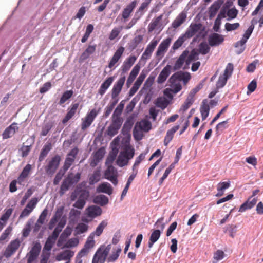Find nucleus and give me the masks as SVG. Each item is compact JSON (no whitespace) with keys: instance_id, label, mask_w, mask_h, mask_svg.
<instances>
[{"instance_id":"f257e3e1","label":"nucleus","mask_w":263,"mask_h":263,"mask_svg":"<svg viewBox=\"0 0 263 263\" xmlns=\"http://www.w3.org/2000/svg\"><path fill=\"white\" fill-rule=\"evenodd\" d=\"M163 217H161L159 218L154 224V227H156L157 228H159L160 230H154L152 232L148 242V247L149 248H151L153 245L159 239L162 232L165 228V223H163Z\"/></svg>"},{"instance_id":"f03ea898","label":"nucleus","mask_w":263,"mask_h":263,"mask_svg":"<svg viewBox=\"0 0 263 263\" xmlns=\"http://www.w3.org/2000/svg\"><path fill=\"white\" fill-rule=\"evenodd\" d=\"M191 78V76L189 72L179 71L173 74L168 79V82L170 83H174L177 81H183V84L186 85Z\"/></svg>"},{"instance_id":"7ed1b4c3","label":"nucleus","mask_w":263,"mask_h":263,"mask_svg":"<svg viewBox=\"0 0 263 263\" xmlns=\"http://www.w3.org/2000/svg\"><path fill=\"white\" fill-rule=\"evenodd\" d=\"M61 158L59 155L53 157L49 161L48 164L45 167V170L48 176L53 175L58 168Z\"/></svg>"},{"instance_id":"20e7f679","label":"nucleus","mask_w":263,"mask_h":263,"mask_svg":"<svg viewBox=\"0 0 263 263\" xmlns=\"http://www.w3.org/2000/svg\"><path fill=\"white\" fill-rule=\"evenodd\" d=\"M20 243L21 241L18 239L12 240L6 248L4 256L7 258L10 257L18 249Z\"/></svg>"},{"instance_id":"39448f33","label":"nucleus","mask_w":263,"mask_h":263,"mask_svg":"<svg viewBox=\"0 0 263 263\" xmlns=\"http://www.w3.org/2000/svg\"><path fill=\"white\" fill-rule=\"evenodd\" d=\"M135 118L134 114L130 115L127 118L121 130V133L124 136L130 137V132L135 123Z\"/></svg>"},{"instance_id":"423d86ee","label":"nucleus","mask_w":263,"mask_h":263,"mask_svg":"<svg viewBox=\"0 0 263 263\" xmlns=\"http://www.w3.org/2000/svg\"><path fill=\"white\" fill-rule=\"evenodd\" d=\"M41 250V245L39 242H36L33 244V246L28 253V257L27 259L28 263H31L37 258Z\"/></svg>"},{"instance_id":"0eeeda50","label":"nucleus","mask_w":263,"mask_h":263,"mask_svg":"<svg viewBox=\"0 0 263 263\" xmlns=\"http://www.w3.org/2000/svg\"><path fill=\"white\" fill-rule=\"evenodd\" d=\"M125 76H123L120 78L117 82L114 84L111 90V98L112 99H116L120 94L125 83Z\"/></svg>"},{"instance_id":"6e6552de","label":"nucleus","mask_w":263,"mask_h":263,"mask_svg":"<svg viewBox=\"0 0 263 263\" xmlns=\"http://www.w3.org/2000/svg\"><path fill=\"white\" fill-rule=\"evenodd\" d=\"M146 75L147 73L146 72H144V70H142L140 74L139 75V77L134 84V85L130 88L129 91V97H132L137 91L139 87L140 86L144 79L145 78Z\"/></svg>"},{"instance_id":"1a4fd4ad","label":"nucleus","mask_w":263,"mask_h":263,"mask_svg":"<svg viewBox=\"0 0 263 263\" xmlns=\"http://www.w3.org/2000/svg\"><path fill=\"white\" fill-rule=\"evenodd\" d=\"M224 41L223 36L217 33L211 34L208 37L209 44L210 46H217L221 44Z\"/></svg>"},{"instance_id":"9d476101","label":"nucleus","mask_w":263,"mask_h":263,"mask_svg":"<svg viewBox=\"0 0 263 263\" xmlns=\"http://www.w3.org/2000/svg\"><path fill=\"white\" fill-rule=\"evenodd\" d=\"M17 124L13 122L8 127H7L2 134L3 139H7L12 137L18 130V127L17 126Z\"/></svg>"},{"instance_id":"9b49d317","label":"nucleus","mask_w":263,"mask_h":263,"mask_svg":"<svg viewBox=\"0 0 263 263\" xmlns=\"http://www.w3.org/2000/svg\"><path fill=\"white\" fill-rule=\"evenodd\" d=\"M87 215L88 217L95 218L100 216L102 213V209L97 205H91L86 209Z\"/></svg>"},{"instance_id":"f8f14e48","label":"nucleus","mask_w":263,"mask_h":263,"mask_svg":"<svg viewBox=\"0 0 263 263\" xmlns=\"http://www.w3.org/2000/svg\"><path fill=\"white\" fill-rule=\"evenodd\" d=\"M172 67L167 64L160 72L157 78V82L158 84L163 83L171 73Z\"/></svg>"},{"instance_id":"ddd939ff","label":"nucleus","mask_w":263,"mask_h":263,"mask_svg":"<svg viewBox=\"0 0 263 263\" xmlns=\"http://www.w3.org/2000/svg\"><path fill=\"white\" fill-rule=\"evenodd\" d=\"M157 41H152L147 46L145 50L143 53L140 61L145 60L151 57L153 52L157 45Z\"/></svg>"},{"instance_id":"4468645a","label":"nucleus","mask_w":263,"mask_h":263,"mask_svg":"<svg viewBox=\"0 0 263 263\" xmlns=\"http://www.w3.org/2000/svg\"><path fill=\"white\" fill-rule=\"evenodd\" d=\"M201 23H192L183 34L187 39L191 38L201 29Z\"/></svg>"},{"instance_id":"2eb2a0df","label":"nucleus","mask_w":263,"mask_h":263,"mask_svg":"<svg viewBox=\"0 0 263 263\" xmlns=\"http://www.w3.org/2000/svg\"><path fill=\"white\" fill-rule=\"evenodd\" d=\"M124 48L122 46H121L118 48V49L116 51L112 57L111 58L108 65V67L109 68H111L114 66V65L118 62L119 60L121 57L124 51Z\"/></svg>"},{"instance_id":"dca6fc26","label":"nucleus","mask_w":263,"mask_h":263,"mask_svg":"<svg viewBox=\"0 0 263 263\" xmlns=\"http://www.w3.org/2000/svg\"><path fill=\"white\" fill-rule=\"evenodd\" d=\"M224 2L223 0H217L209 8V16L210 19L214 17Z\"/></svg>"},{"instance_id":"f3484780","label":"nucleus","mask_w":263,"mask_h":263,"mask_svg":"<svg viewBox=\"0 0 263 263\" xmlns=\"http://www.w3.org/2000/svg\"><path fill=\"white\" fill-rule=\"evenodd\" d=\"M189 52L187 50L183 51L178 59L176 60L174 66L172 68L174 71L179 70L181 68L185 62V59L189 54Z\"/></svg>"},{"instance_id":"a211bd4d","label":"nucleus","mask_w":263,"mask_h":263,"mask_svg":"<svg viewBox=\"0 0 263 263\" xmlns=\"http://www.w3.org/2000/svg\"><path fill=\"white\" fill-rule=\"evenodd\" d=\"M79 104L78 103H73L71 105L68 109V112L65 117L62 120V123H66L74 115L76 111L79 107Z\"/></svg>"},{"instance_id":"6ab92c4d","label":"nucleus","mask_w":263,"mask_h":263,"mask_svg":"<svg viewBox=\"0 0 263 263\" xmlns=\"http://www.w3.org/2000/svg\"><path fill=\"white\" fill-rule=\"evenodd\" d=\"M257 201V198H253L251 199V197H249L246 201L241 205L239 212H243L247 210L252 209L256 204Z\"/></svg>"},{"instance_id":"aec40b11","label":"nucleus","mask_w":263,"mask_h":263,"mask_svg":"<svg viewBox=\"0 0 263 263\" xmlns=\"http://www.w3.org/2000/svg\"><path fill=\"white\" fill-rule=\"evenodd\" d=\"M171 42V38H167L163 40L159 45L156 51V56L159 57L163 54L164 52L168 48Z\"/></svg>"},{"instance_id":"412c9836","label":"nucleus","mask_w":263,"mask_h":263,"mask_svg":"<svg viewBox=\"0 0 263 263\" xmlns=\"http://www.w3.org/2000/svg\"><path fill=\"white\" fill-rule=\"evenodd\" d=\"M74 255V252L70 250H66L63 252L58 254L55 257L57 261L61 260H68L70 261V259Z\"/></svg>"},{"instance_id":"4be33fe9","label":"nucleus","mask_w":263,"mask_h":263,"mask_svg":"<svg viewBox=\"0 0 263 263\" xmlns=\"http://www.w3.org/2000/svg\"><path fill=\"white\" fill-rule=\"evenodd\" d=\"M140 69V65L139 63L137 64L133 68L130 72L129 76L126 82L127 87H129L135 79Z\"/></svg>"},{"instance_id":"5701e85b","label":"nucleus","mask_w":263,"mask_h":263,"mask_svg":"<svg viewBox=\"0 0 263 263\" xmlns=\"http://www.w3.org/2000/svg\"><path fill=\"white\" fill-rule=\"evenodd\" d=\"M137 58L134 55H131L128 57L123 63L121 66L123 72H126L131 68L132 65L136 61Z\"/></svg>"},{"instance_id":"b1692460","label":"nucleus","mask_w":263,"mask_h":263,"mask_svg":"<svg viewBox=\"0 0 263 263\" xmlns=\"http://www.w3.org/2000/svg\"><path fill=\"white\" fill-rule=\"evenodd\" d=\"M113 77H108L101 85L98 90V93L101 96L103 95L106 91L107 89L109 87L114 81Z\"/></svg>"},{"instance_id":"393cba45","label":"nucleus","mask_w":263,"mask_h":263,"mask_svg":"<svg viewBox=\"0 0 263 263\" xmlns=\"http://www.w3.org/2000/svg\"><path fill=\"white\" fill-rule=\"evenodd\" d=\"M97 191L99 193H104L110 195L112 193V188L108 182H103L97 187Z\"/></svg>"},{"instance_id":"a878e982","label":"nucleus","mask_w":263,"mask_h":263,"mask_svg":"<svg viewBox=\"0 0 263 263\" xmlns=\"http://www.w3.org/2000/svg\"><path fill=\"white\" fill-rule=\"evenodd\" d=\"M135 125L137 126V127L145 132H147L152 128V123L148 120L146 119L142 120L141 121L137 122Z\"/></svg>"},{"instance_id":"bb28decb","label":"nucleus","mask_w":263,"mask_h":263,"mask_svg":"<svg viewBox=\"0 0 263 263\" xmlns=\"http://www.w3.org/2000/svg\"><path fill=\"white\" fill-rule=\"evenodd\" d=\"M202 120H205L209 116L210 111V106L208 103V100L204 99L202 102V104L200 108Z\"/></svg>"},{"instance_id":"cd10ccee","label":"nucleus","mask_w":263,"mask_h":263,"mask_svg":"<svg viewBox=\"0 0 263 263\" xmlns=\"http://www.w3.org/2000/svg\"><path fill=\"white\" fill-rule=\"evenodd\" d=\"M179 125H175L173 126L171 129L167 131L166 136L164 140V144L165 145H167L168 143L172 140L175 133L178 130Z\"/></svg>"},{"instance_id":"c85d7f7f","label":"nucleus","mask_w":263,"mask_h":263,"mask_svg":"<svg viewBox=\"0 0 263 263\" xmlns=\"http://www.w3.org/2000/svg\"><path fill=\"white\" fill-rule=\"evenodd\" d=\"M52 149V145L50 142L46 143L42 148L39 157V161L42 162L47 156L49 152Z\"/></svg>"},{"instance_id":"c756f323","label":"nucleus","mask_w":263,"mask_h":263,"mask_svg":"<svg viewBox=\"0 0 263 263\" xmlns=\"http://www.w3.org/2000/svg\"><path fill=\"white\" fill-rule=\"evenodd\" d=\"M108 198L104 195H99L96 196L93 199V202L95 204L104 206L108 204Z\"/></svg>"},{"instance_id":"7c9ffc66","label":"nucleus","mask_w":263,"mask_h":263,"mask_svg":"<svg viewBox=\"0 0 263 263\" xmlns=\"http://www.w3.org/2000/svg\"><path fill=\"white\" fill-rule=\"evenodd\" d=\"M101 170L98 167L94 171L93 174L89 178V183L90 185H93L100 180Z\"/></svg>"},{"instance_id":"2f4dec72","label":"nucleus","mask_w":263,"mask_h":263,"mask_svg":"<svg viewBox=\"0 0 263 263\" xmlns=\"http://www.w3.org/2000/svg\"><path fill=\"white\" fill-rule=\"evenodd\" d=\"M186 18V15L184 12H181L173 22L172 26L176 29L179 27L185 21Z\"/></svg>"},{"instance_id":"473e14b6","label":"nucleus","mask_w":263,"mask_h":263,"mask_svg":"<svg viewBox=\"0 0 263 263\" xmlns=\"http://www.w3.org/2000/svg\"><path fill=\"white\" fill-rule=\"evenodd\" d=\"M81 176V174L79 172L77 173L74 175H73L72 173H70L65 178L68 181V182L72 185L77 184L79 181Z\"/></svg>"},{"instance_id":"72a5a7b5","label":"nucleus","mask_w":263,"mask_h":263,"mask_svg":"<svg viewBox=\"0 0 263 263\" xmlns=\"http://www.w3.org/2000/svg\"><path fill=\"white\" fill-rule=\"evenodd\" d=\"M254 28V24H251L249 28L247 29V30L246 31L245 33L243 35V37L241 39V40L239 41H238V44H240L242 45L243 44H245L247 42L248 39L250 37V35H251L253 30Z\"/></svg>"},{"instance_id":"f704fd0d","label":"nucleus","mask_w":263,"mask_h":263,"mask_svg":"<svg viewBox=\"0 0 263 263\" xmlns=\"http://www.w3.org/2000/svg\"><path fill=\"white\" fill-rule=\"evenodd\" d=\"M31 170V165L29 164H27L23 169V171L20 174L17 180L18 182L23 181L26 178H27Z\"/></svg>"},{"instance_id":"c9c22d12","label":"nucleus","mask_w":263,"mask_h":263,"mask_svg":"<svg viewBox=\"0 0 263 263\" xmlns=\"http://www.w3.org/2000/svg\"><path fill=\"white\" fill-rule=\"evenodd\" d=\"M170 102L164 97H159L155 101V104L158 107L164 109L168 105Z\"/></svg>"},{"instance_id":"e433bc0d","label":"nucleus","mask_w":263,"mask_h":263,"mask_svg":"<svg viewBox=\"0 0 263 263\" xmlns=\"http://www.w3.org/2000/svg\"><path fill=\"white\" fill-rule=\"evenodd\" d=\"M143 36L142 35H136L130 43L128 44L129 48L132 50H134L138 46L139 43H140L143 40Z\"/></svg>"},{"instance_id":"4c0bfd02","label":"nucleus","mask_w":263,"mask_h":263,"mask_svg":"<svg viewBox=\"0 0 263 263\" xmlns=\"http://www.w3.org/2000/svg\"><path fill=\"white\" fill-rule=\"evenodd\" d=\"M107 224L108 222L106 220H102L97 227L96 231L92 232L91 235L93 236L95 235L97 236H100L102 234L104 229L107 226Z\"/></svg>"},{"instance_id":"58836bf2","label":"nucleus","mask_w":263,"mask_h":263,"mask_svg":"<svg viewBox=\"0 0 263 263\" xmlns=\"http://www.w3.org/2000/svg\"><path fill=\"white\" fill-rule=\"evenodd\" d=\"M128 161L124 152H121L118 157L116 164L120 167H123L128 164Z\"/></svg>"},{"instance_id":"ea45409f","label":"nucleus","mask_w":263,"mask_h":263,"mask_svg":"<svg viewBox=\"0 0 263 263\" xmlns=\"http://www.w3.org/2000/svg\"><path fill=\"white\" fill-rule=\"evenodd\" d=\"M136 5V2H132L130 4L124 9L122 12V17L123 18H127L133 11Z\"/></svg>"},{"instance_id":"a19ab883","label":"nucleus","mask_w":263,"mask_h":263,"mask_svg":"<svg viewBox=\"0 0 263 263\" xmlns=\"http://www.w3.org/2000/svg\"><path fill=\"white\" fill-rule=\"evenodd\" d=\"M118 99H116L112 102L109 103V104L106 107V108H105V112L103 115V117L104 118H106L109 116V115L112 111L114 108L115 107V105L118 103Z\"/></svg>"},{"instance_id":"79ce46f5","label":"nucleus","mask_w":263,"mask_h":263,"mask_svg":"<svg viewBox=\"0 0 263 263\" xmlns=\"http://www.w3.org/2000/svg\"><path fill=\"white\" fill-rule=\"evenodd\" d=\"M163 15L161 14L156 18L152 20L148 26V31L149 32H152L158 26L160 21L162 20Z\"/></svg>"},{"instance_id":"37998d69","label":"nucleus","mask_w":263,"mask_h":263,"mask_svg":"<svg viewBox=\"0 0 263 263\" xmlns=\"http://www.w3.org/2000/svg\"><path fill=\"white\" fill-rule=\"evenodd\" d=\"M104 245L101 246L97 251L92 258V263H99V260L104 258V255L102 254V248Z\"/></svg>"},{"instance_id":"c03bdc74","label":"nucleus","mask_w":263,"mask_h":263,"mask_svg":"<svg viewBox=\"0 0 263 263\" xmlns=\"http://www.w3.org/2000/svg\"><path fill=\"white\" fill-rule=\"evenodd\" d=\"M194 101L193 95H189L185 99L184 104L182 105L181 109L183 111H185L189 109Z\"/></svg>"},{"instance_id":"a18cd8bd","label":"nucleus","mask_w":263,"mask_h":263,"mask_svg":"<svg viewBox=\"0 0 263 263\" xmlns=\"http://www.w3.org/2000/svg\"><path fill=\"white\" fill-rule=\"evenodd\" d=\"M71 186L70 184L68 182L66 178L63 181L59 192L60 196H62L65 192L68 191Z\"/></svg>"},{"instance_id":"49530a36","label":"nucleus","mask_w":263,"mask_h":263,"mask_svg":"<svg viewBox=\"0 0 263 263\" xmlns=\"http://www.w3.org/2000/svg\"><path fill=\"white\" fill-rule=\"evenodd\" d=\"M123 152L128 160L132 159L135 154L134 149L129 144L125 146Z\"/></svg>"},{"instance_id":"de8ad7c7","label":"nucleus","mask_w":263,"mask_h":263,"mask_svg":"<svg viewBox=\"0 0 263 263\" xmlns=\"http://www.w3.org/2000/svg\"><path fill=\"white\" fill-rule=\"evenodd\" d=\"M187 39L184 34H182L174 42L172 46L173 50H176L181 47L185 40Z\"/></svg>"},{"instance_id":"09e8293b","label":"nucleus","mask_w":263,"mask_h":263,"mask_svg":"<svg viewBox=\"0 0 263 263\" xmlns=\"http://www.w3.org/2000/svg\"><path fill=\"white\" fill-rule=\"evenodd\" d=\"M73 92L72 90H66L65 91L61 98H60L59 104L60 105H62L64 104L66 101H67L69 99H70L73 95Z\"/></svg>"},{"instance_id":"8fccbe9b","label":"nucleus","mask_w":263,"mask_h":263,"mask_svg":"<svg viewBox=\"0 0 263 263\" xmlns=\"http://www.w3.org/2000/svg\"><path fill=\"white\" fill-rule=\"evenodd\" d=\"M124 106V101L122 100L117 106L112 115V117L121 118L120 116L122 112Z\"/></svg>"},{"instance_id":"3c124183","label":"nucleus","mask_w":263,"mask_h":263,"mask_svg":"<svg viewBox=\"0 0 263 263\" xmlns=\"http://www.w3.org/2000/svg\"><path fill=\"white\" fill-rule=\"evenodd\" d=\"M228 79V76L220 75L216 83V88L218 89L223 87L226 85Z\"/></svg>"},{"instance_id":"603ef678","label":"nucleus","mask_w":263,"mask_h":263,"mask_svg":"<svg viewBox=\"0 0 263 263\" xmlns=\"http://www.w3.org/2000/svg\"><path fill=\"white\" fill-rule=\"evenodd\" d=\"M210 48L206 42H202L199 45V52L203 55L209 52Z\"/></svg>"},{"instance_id":"864d4df0","label":"nucleus","mask_w":263,"mask_h":263,"mask_svg":"<svg viewBox=\"0 0 263 263\" xmlns=\"http://www.w3.org/2000/svg\"><path fill=\"white\" fill-rule=\"evenodd\" d=\"M123 120L121 118H118L116 117L114 118L112 117V122L110 125L115 128H117L118 129H120Z\"/></svg>"},{"instance_id":"5fc2aeb1","label":"nucleus","mask_w":263,"mask_h":263,"mask_svg":"<svg viewBox=\"0 0 263 263\" xmlns=\"http://www.w3.org/2000/svg\"><path fill=\"white\" fill-rule=\"evenodd\" d=\"M88 226L84 223H79L76 227V231L77 234H83L88 230Z\"/></svg>"},{"instance_id":"6e6d98bb","label":"nucleus","mask_w":263,"mask_h":263,"mask_svg":"<svg viewBox=\"0 0 263 263\" xmlns=\"http://www.w3.org/2000/svg\"><path fill=\"white\" fill-rule=\"evenodd\" d=\"M228 120L229 119L221 122L216 125V131L217 133H218L219 132H222L228 127Z\"/></svg>"},{"instance_id":"4d7b16f0","label":"nucleus","mask_w":263,"mask_h":263,"mask_svg":"<svg viewBox=\"0 0 263 263\" xmlns=\"http://www.w3.org/2000/svg\"><path fill=\"white\" fill-rule=\"evenodd\" d=\"M105 154L104 149L103 148H100L98 149L93 156L96 161H100L104 157Z\"/></svg>"},{"instance_id":"13d9d810","label":"nucleus","mask_w":263,"mask_h":263,"mask_svg":"<svg viewBox=\"0 0 263 263\" xmlns=\"http://www.w3.org/2000/svg\"><path fill=\"white\" fill-rule=\"evenodd\" d=\"M206 78L202 80L194 88H193L189 95H193L194 98V95L197 93L201 89H202L204 85V83L206 81Z\"/></svg>"},{"instance_id":"bf43d9fd","label":"nucleus","mask_w":263,"mask_h":263,"mask_svg":"<svg viewBox=\"0 0 263 263\" xmlns=\"http://www.w3.org/2000/svg\"><path fill=\"white\" fill-rule=\"evenodd\" d=\"M141 129H139V128L137 127V125H135V127L133 129V136L134 139L137 141L141 140L142 139L143 135L141 133Z\"/></svg>"},{"instance_id":"052dcab7","label":"nucleus","mask_w":263,"mask_h":263,"mask_svg":"<svg viewBox=\"0 0 263 263\" xmlns=\"http://www.w3.org/2000/svg\"><path fill=\"white\" fill-rule=\"evenodd\" d=\"M233 69V64L231 63H228L224 70V73L223 75L224 76H228V78H229L232 74Z\"/></svg>"},{"instance_id":"680f3d73","label":"nucleus","mask_w":263,"mask_h":263,"mask_svg":"<svg viewBox=\"0 0 263 263\" xmlns=\"http://www.w3.org/2000/svg\"><path fill=\"white\" fill-rule=\"evenodd\" d=\"M79 243V240L76 238H71L64 245L63 248H69L77 246Z\"/></svg>"},{"instance_id":"e2e57ef3","label":"nucleus","mask_w":263,"mask_h":263,"mask_svg":"<svg viewBox=\"0 0 263 263\" xmlns=\"http://www.w3.org/2000/svg\"><path fill=\"white\" fill-rule=\"evenodd\" d=\"M238 13V11L235 7L229 9L227 13L228 16L229 17L228 20L230 21V19H234L236 18L237 17Z\"/></svg>"},{"instance_id":"0e129e2a","label":"nucleus","mask_w":263,"mask_h":263,"mask_svg":"<svg viewBox=\"0 0 263 263\" xmlns=\"http://www.w3.org/2000/svg\"><path fill=\"white\" fill-rule=\"evenodd\" d=\"M95 243V242L93 240V236L90 234L86 241L84 247L89 250L94 246Z\"/></svg>"},{"instance_id":"69168bd1","label":"nucleus","mask_w":263,"mask_h":263,"mask_svg":"<svg viewBox=\"0 0 263 263\" xmlns=\"http://www.w3.org/2000/svg\"><path fill=\"white\" fill-rule=\"evenodd\" d=\"M13 212V209L12 208H9L6 210V211L4 213L2 216L0 218V220L6 222L8 219L9 218L10 216L12 214V213Z\"/></svg>"},{"instance_id":"338daca9","label":"nucleus","mask_w":263,"mask_h":263,"mask_svg":"<svg viewBox=\"0 0 263 263\" xmlns=\"http://www.w3.org/2000/svg\"><path fill=\"white\" fill-rule=\"evenodd\" d=\"M64 211V206H62L59 207L56 210L53 216L52 217L55 220H57L58 221L62 217V215L63 214Z\"/></svg>"},{"instance_id":"774afa93","label":"nucleus","mask_w":263,"mask_h":263,"mask_svg":"<svg viewBox=\"0 0 263 263\" xmlns=\"http://www.w3.org/2000/svg\"><path fill=\"white\" fill-rule=\"evenodd\" d=\"M116 171L114 166L112 165H107V168L105 171L104 176L105 178L109 177L112 175H114L115 172Z\"/></svg>"}]
</instances>
